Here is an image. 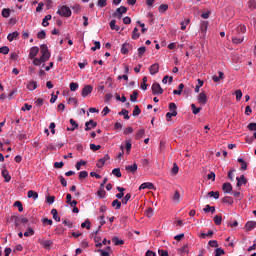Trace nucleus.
<instances>
[{
	"instance_id": "f257e3e1",
	"label": "nucleus",
	"mask_w": 256,
	"mask_h": 256,
	"mask_svg": "<svg viewBox=\"0 0 256 256\" xmlns=\"http://www.w3.org/2000/svg\"><path fill=\"white\" fill-rule=\"evenodd\" d=\"M40 53H41V61L42 63H47L48 59H51V52H49V48L47 47V44H42L40 46Z\"/></svg>"
},
{
	"instance_id": "f03ea898",
	"label": "nucleus",
	"mask_w": 256,
	"mask_h": 256,
	"mask_svg": "<svg viewBox=\"0 0 256 256\" xmlns=\"http://www.w3.org/2000/svg\"><path fill=\"white\" fill-rule=\"evenodd\" d=\"M57 15H60V17H71V8L68 6H62L58 9Z\"/></svg>"
},
{
	"instance_id": "7ed1b4c3",
	"label": "nucleus",
	"mask_w": 256,
	"mask_h": 256,
	"mask_svg": "<svg viewBox=\"0 0 256 256\" xmlns=\"http://www.w3.org/2000/svg\"><path fill=\"white\" fill-rule=\"evenodd\" d=\"M127 13V7L121 6L116 9V12L112 14V17H115L116 19H122L123 15Z\"/></svg>"
},
{
	"instance_id": "20e7f679",
	"label": "nucleus",
	"mask_w": 256,
	"mask_h": 256,
	"mask_svg": "<svg viewBox=\"0 0 256 256\" xmlns=\"http://www.w3.org/2000/svg\"><path fill=\"white\" fill-rule=\"evenodd\" d=\"M152 94L153 95H163V88L159 83H154L152 85Z\"/></svg>"
},
{
	"instance_id": "39448f33",
	"label": "nucleus",
	"mask_w": 256,
	"mask_h": 256,
	"mask_svg": "<svg viewBox=\"0 0 256 256\" xmlns=\"http://www.w3.org/2000/svg\"><path fill=\"white\" fill-rule=\"evenodd\" d=\"M91 93H93V86L85 85L82 89L81 96L85 98L91 95Z\"/></svg>"
},
{
	"instance_id": "423d86ee",
	"label": "nucleus",
	"mask_w": 256,
	"mask_h": 256,
	"mask_svg": "<svg viewBox=\"0 0 256 256\" xmlns=\"http://www.w3.org/2000/svg\"><path fill=\"white\" fill-rule=\"evenodd\" d=\"M109 159H111L109 154H105L104 157L100 158L96 164L98 169H102V167L105 165V163H107V161H109Z\"/></svg>"
},
{
	"instance_id": "0eeeda50",
	"label": "nucleus",
	"mask_w": 256,
	"mask_h": 256,
	"mask_svg": "<svg viewBox=\"0 0 256 256\" xmlns=\"http://www.w3.org/2000/svg\"><path fill=\"white\" fill-rule=\"evenodd\" d=\"M133 50V45H131V43H124L121 47V53L122 55H128L129 51Z\"/></svg>"
},
{
	"instance_id": "6e6552de",
	"label": "nucleus",
	"mask_w": 256,
	"mask_h": 256,
	"mask_svg": "<svg viewBox=\"0 0 256 256\" xmlns=\"http://www.w3.org/2000/svg\"><path fill=\"white\" fill-rule=\"evenodd\" d=\"M197 101L200 105H207V94L203 91L197 96Z\"/></svg>"
},
{
	"instance_id": "1a4fd4ad",
	"label": "nucleus",
	"mask_w": 256,
	"mask_h": 256,
	"mask_svg": "<svg viewBox=\"0 0 256 256\" xmlns=\"http://www.w3.org/2000/svg\"><path fill=\"white\" fill-rule=\"evenodd\" d=\"M38 243L44 247V249H49L53 245V240H45L43 238L38 239Z\"/></svg>"
},
{
	"instance_id": "9d476101",
	"label": "nucleus",
	"mask_w": 256,
	"mask_h": 256,
	"mask_svg": "<svg viewBox=\"0 0 256 256\" xmlns=\"http://www.w3.org/2000/svg\"><path fill=\"white\" fill-rule=\"evenodd\" d=\"M39 53V47L37 46H33L32 48H30V51H29V59H35V57H37Z\"/></svg>"
},
{
	"instance_id": "9b49d317",
	"label": "nucleus",
	"mask_w": 256,
	"mask_h": 256,
	"mask_svg": "<svg viewBox=\"0 0 256 256\" xmlns=\"http://www.w3.org/2000/svg\"><path fill=\"white\" fill-rule=\"evenodd\" d=\"M85 127V131H91V129H95V127H97V122L89 120L85 123Z\"/></svg>"
},
{
	"instance_id": "f8f14e48",
	"label": "nucleus",
	"mask_w": 256,
	"mask_h": 256,
	"mask_svg": "<svg viewBox=\"0 0 256 256\" xmlns=\"http://www.w3.org/2000/svg\"><path fill=\"white\" fill-rule=\"evenodd\" d=\"M237 187H241L242 185H247V179L245 178V175H241L240 177H236Z\"/></svg>"
},
{
	"instance_id": "ddd939ff",
	"label": "nucleus",
	"mask_w": 256,
	"mask_h": 256,
	"mask_svg": "<svg viewBox=\"0 0 256 256\" xmlns=\"http://www.w3.org/2000/svg\"><path fill=\"white\" fill-rule=\"evenodd\" d=\"M143 189L153 190V189H155V185H153V183H151V182H144L139 187L140 191L143 190Z\"/></svg>"
},
{
	"instance_id": "4468645a",
	"label": "nucleus",
	"mask_w": 256,
	"mask_h": 256,
	"mask_svg": "<svg viewBox=\"0 0 256 256\" xmlns=\"http://www.w3.org/2000/svg\"><path fill=\"white\" fill-rule=\"evenodd\" d=\"M150 75H157L159 73V63H154L149 68Z\"/></svg>"
},
{
	"instance_id": "2eb2a0df",
	"label": "nucleus",
	"mask_w": 256,
	"mask_h": 256,
	"mask_svg": "<svg viewBox=\"0 0 256 256\" xmlns=\"http://www.w3.org/2000/svg\"><path fill=\"white\" fill-rule=\"evenodd\" d=\"M222 191H224V193H231V191H233V186L231 183L226 182L222 185Z\"/></svg>"
},
{
	"instance_id": "dca6fc26",
	"label": "nucleus",
	"mask_w": 256,
	"mask_h": 256,
	"mask_svg": "<svg viewBox=\"0 0 256 256\" xmlns=\"http://www.w3.org/2000/svg\"><path fill=\"white\" fill-rule=\"evenodd\" d=\"M2 177L4 178L5 183H9L11 181V174L7 169L2 170Z\"/></svg>"
},
{
	"instance_id": "f3484780",
	"label": "nucleus",
	"mask_w": 256,
	"mask_h": 256,
	"mask_svg": "<svg viewBox=\"0 0 256 256\" xmlns=\"http://www.w3.org/2000/svg\"><path fill=\"white\" fill-rule=\"evenodd\" d=\"M245 227H246V231H253V229H255V227H256V222L248 221V222H246Z\"/></svg>"
},
{
	"instance_id": "a211bd4d",
	"label": "nucleus",
	"mask_w": 256,
	"mask_h": 256,
	"mask_svg": "<svg viewBox=\"0 0 256 256\" xmlns=\"http://www.w3.org/2000/svg\"><path fill=\"white\" fill-rule=\"evenodd\" d=\"M27 89L29 91H35V89H37V81H34V80L29 81L27 84Z\"/></svg>"
},
{
	"instance_id": "6ab92c4d",
	"label": "nucleus",
	"mask_w": 256,
	"mask_h": 256,
	"mask_svg": "<svg viewBox=\"0 0 256 256\" xmlns=\"http://www.w3.org/2000/svg\"><path fill=\"white\" fill-rule=\"evenodd\" d=\"M28 199H34V201H37V199H39V193H37L33 190H29L28 191Z\"/></svg>"
},
{
	"instance_id": "aec40b11",
	"label": "nucleus",
	"mask_w": 256,
	"mask_h": 256,
	"mask_svg": "<svg viewBox=\"0 0 256 256\" xmlns=\"http://www.w3.org/2000/svg\"><path fill=\"white\" fill-rule=\"evenodd\" d=\"M52 16L51 14L46 15L42 20V26L43 27H49V21H51Z\"/></svg>"
},
{
	"instance_id": "412c9836",
	"label": "nucleus",
	"mask_w": 256,
	"mask_h": 256,
	"mask_svg": "<svg viewBox=\"0 0 256 256\" xmlns=\"http://www.w3.org/2000/svg\"><path fill=\"white\" fill-rule=\"evenodd\" d=\"M218 75L219 76L212 77V81H214V83H219V81H221V79L225 78V73H223V72H219Z\"/></svg>"
},
{
	"instance_id": "4be33fe9",
	"label": "nucleus",
	"mask_w": 256,
	"mask_h": 256,
	"mask_svg": "<svg viewBox=\"0 0 256 256\" xmlns=\"http://www.w3.org/2000/svg\"><path fill=\"white\" fill-rule=\"evenodd\" d=\"M17 37H19V32L14 31V32L8 34L7 39H8V41L11 42V41H15V39H17Z\"/></svg>"
},
{
	"instance_id": "5701e85b",
	"label": "nucleus",
	"mask_w": 256,
	"mask_h": 256,
	"mask_svg": "<svg viewBox=\"0 0 256 256\" xmlns=\"http://www.w3.org/2000/svg\"><path fill=\"white\" fill-rule=\"evenodd\" d=\"M126 171H128V173H136L137 172V163H134L133 165L126 166Z\"/></svg>"
},
{
	"instance_id": "b1692460",
	"label": "nucleus",
	"mask_w": 256,
	"mask_h": 256,
	"mask_svg": "<svg viewBox=\"0 0 256 256\" xmlns=\"http://www.w3.org/2000/svg\"><path fill=\"white\" fill-rule=\"evenodd\" d=\"M112 243H114V245H116V246L125 245V241L119 239V237H117V236L112 238Z\"/></svg>"
},
{
	"instance_id": "393cba45",
	"label": "nucleus",
	"mask_w": 256,
	"mask_h": 256,
	"mask_svg": "<svg viewBox=\"0 0 256 256\" xmlns=\"http://www.w3.org/2000/svg\"><path fill=\"white\" fill-rule=\"evenodd\" d=\"M141 37V34L139 33V28L135 27L132 31V39L135 41Z\"/></svg>"
},
{
	"instance_id": "a878e982",
	"label": "nucleus",
	"mask_w": 256,
	"mask_h": 256,
	"mask_svg": "<svg viewBox=\"0 0 256 256\" xmlns=\"http://www.w3.org/2000/svg\"><path fill=\"white\" fill-rule=\"evenodd\" d=\"M70 125H72L71 128H67V131H75V129H77L79 127V124H77V122L73 119H70Z\"/></svg>"
},
{
	"instance_id": "bb28decb",
	"label": "nucleus",
	"mask_w": 256,
	"mask_h": 256,
	"mask_svg": "<svg viewBox=\"0 0 256 256\" xmlns=\"http://www.w3.org/2000/svg\"><path fill=\"white\" fill-rule=\"evenodd\" d=\"M204 213H212L215 214V206L206 205L203 209Z\"/></svg>"
},
{
	"instance_id": "cd10ccee",
	"label": "nucleus",
	"mask_w": 256,
	"mask_h": 256,
	"mask_svg": "<svg viewBox=\"0 0 256 256\" xmlns=\"http://www.w3.org/2000/svg\"><path fill=\"white\" fill-rule=\"evenodd\" d=\"M109 25H110V29H112V31H119V29H120L119 26H116L117 20H111Z\"/></svg>"
},
{
	"instance_id": "c85d7f7f",
	"label": "nucleus",
	"mask_w": 256,
	"mask_h": 256,
	"mask_svg": "<svg viewBox=\"0 0 256 256\" xmlns=\"http://www.w3.org/2000/svg\"><path fill=\"white\" fill-rule=\"evenodd\" d=\"M183 89H185V85L183 83L178 85V90H174V95H181L183 93Z\"/></svg>"
},
{
	"instance_id": "c756f323",
	"label": "nucleus",
	"mask_w": 256,
	"mask_h": 256,
	"mask_svg": "<svg viewBox=\"0 0 256 256\" xmlns=\"http://www.w3.org/2000/svg\"><path fill=\"white\" fill-rule=\"evenodd\" d=\"M137 97H139V91L134 90L130 95V101H132V103L137 102Z\"/></svg>"
},
{
	"instance_id": "7c9ffc66",
	"label": "nucleus",
	"mask_w": 256,
	"mask_h": 256,
	"mask_svg": "<svg viewBox=\"0 0 256 256\" xmlns=\"http://www.w3.org/2000/svg\"><path fill=\"white\" fill-rule=\"evenodd\" d=\"M145 135V129H140L136 133L135 140L139 141V139H143V136Z\"/></svg>"
},
{
	"instance_id": "2f4dec72",
	"label": "nucleus",
	"mask_w": 256,
	"mask_h": 256,
	"mask_svg": "<svg viewBox=\"0 0 256 256\" xmlns=\"http://www.w3.org/2000/svg\"><path fill=\"white\" fill-rule=\"evenodd\" d=\"M97 195L100 199H105V195H107V193L105 192V188L100 187L97 191Z\"/></svg>"
},
{
	"instance_id": "473e14b6",
	"label": "nucleus",
	"mask_w": 256,
	"mask_h": 256,
	"mask_svg": "<svg viewBox=\"0 0 256 256\" xmlns=\"http://www.w3.org/2000/svg\"><path fill=\"white\" fill-rule=\"evenodd\" d=\"M51 215H52L53 219H55L57 221V223H59V221H61V217H59L57 209H52Z\"/></svg>"
},
{
	"instance_id": "72a5a7b5",
	"label": "nucleus",
	"mask_w": 256,
	"mask_h": 256,
	"mask_svg": "<svg viewBox=\"0 0 256 256\" xmlns=\"http://www.w3.org/2000/svg\"><path fill=\"white\" fill-rule=\"evenodd\" d=\"M172 201L174 203H179V201H181V194L179 193V191H175V193L172 197Z\"/></svg>"
},
{
	"instance_id": "f704fd0d",
	"label": "nucleus",
	"mask_w": 256,
	"mask_h": 256,
	"mask_svg": "<svg viewBox=\"0 0 256 256\" xmlns=\"http://www.w3.org/2000/svg\"><path fill=\"white\" fill-rule=\"evenodd\" d=\"M10 15H11V9L4 8L2 10V17H4L5 19H8V17H10Z\"/></svg>"
},
{
	"instance_id": "c9c22d12",
	"label": "nucleus",
	"mask_w": 256,
	"mask_h": 256,
	"mask_svg": "<svg viewBox=\"0 0 256 256\" xmlns=\"http://www.w3.org/2000/svg\"><path fill=\"white\" fill-rule=\"evenodd\" d=\"M131 193L126 194L123 198H122V205H127V203H129V201L131 200Z\"/></svg>"
},
{
	"instance_id": "e433bc0d",
	"label": "nucleus",
	"mask_w": 256,
	"mask_h": 256,
	"mask_svg": "<svg viewBox=\"0 0 256 256\" xmlns=\"http://www.w3.org/2000/svg\"><path fill=\"white\" fill-rule=\"evenodd\" d=\"M238 163H241L242 171H247V162L243 158H238Z\"/></svg>"
},
{
	"instance_id": "4c0bfd02",
	"label": "nucleus",
	"mask_w": 256,
	"mask_h": 256,
	"mask_svg": "<svg viewBox=\"0 0 256 256\" xmlns=\"http://www.w3.org/2000/svg\"><path fill=\"white\" fill-rule=\"evenodd\" d=\"M169 9V5L161 4L158 8L159 13H165Z\"/></svg>"
},
{
	"instance_id": "58836bf2",
	"label": "nucleus",
	"mask_w": 256,
	"mask_h": 256,
	"mask_svg": "<svg viewBox=\"0 0 256 256\" xmlns=\"http://www.w3.org/2000/svg\"><path fill=\"white\" fill-rule=\"evenodd\" d=\"M171 117H177V111L167 112L166 119L167 121H171Z\"/></svg>"
},
{
	"instance_id": "ea45409f",
	"label": "nucleus",
	"mask_w": 256,
	"mask_h": 256,
	"mask_svg": "<svg viewBox=\"0 0 256 256\" xmlns=\"http://www.w3.org/2000/svg\"><path fill=\"white\" fill-rule=\"evenodd\" d=\"M132 115L133 117H137L138 115H141V108H139L138 105L134 106Z\"/></svg>"
},
{
	"instance_id": "a19ab883",
	"label": "nucleus",
	"mask_w": 256,
	"mask_h": 256,
	"mask_svg": "<svg viewBox=\"0 0 256 256\" xmlns=\"http://www.w3.org/2000/svg\"><path fill=\"white\" fill-rule=\"evenodd\" d=\"M118 115H124V119H126V120H129V119H130L129 110L122 109V111L119 112Z\"/></svg>"
},
{
	"instance_id": "79ce46f5",
	"label": "nucleus",
	"mask_w": 256,
	"mask_h": 256,
	"mask_svg": "<svg viewBox=\"0 0 256 256\" xmlns=\"http://www.w3.org/2000/svg\"><path fill=\"white\" fill-rule=\"evenodd\" d=\"M191 109H192L193 115H199V113L201 112V108H197L195 104H191Z\"/></svg>"
},
{
	"instance_id": "37998d69",
	"label": "nucleus",
	"mask_w": 256,
	"mask_h": 256,
	"mask_svg": "<svg viewBox=\"0 0 256 256\" xmlns=\"http://www.w3.org/2000/svg\"><path fill=\"white\" fill-rule=\"evenodd\" d=\"M14 207L18 208V211L20 213H23V203H21V201H16L14 202Z\"/></svg>"
},
{
	"instance_id": "c03bdc74",
	"label": "nucleus",
	"mask_w": 256,
	"mask_h": 256,
	"mask_svg": "<svg viewBox=\"0 0 256 256\" xmlns=\"http://www.w3.org/2000/svg\"><path fill=\"white\" fill-rule=\"evenodd\" d=\"M244 41V38H239V37H233L232 38V42L235 44V45H240V43H243Z\"/></svg>"
},
{
	"instance_id": "a18cd8bd",
	"label": "nucleus",
	"mask_w": 256,
	"mask_h": 256,
	"mask_svg": "<svg viewBox=\"0 0 256 256\" xmlns=\"http://www.w3.org/2000/svg\"><path fill=\"white\" fill-rule=\"evenodd\" d=\"M0 53H2V55H9V46L0 47Z\"/></svg>"
},
{
	"instance_id": "49530a36",
	"label": "nucleus",
	"mask_w": 256,
	"mask_h": 256,
	"mask_svg": "<svg viewBox=\"0 0 256 256\" xmlns=\"http://www.w3.org/2000/svg\"><path fill=\"white\" fill-rule=\"evenodd\" d=\"M177 173H179V166H177V163H174L173 167L171 169V174L172 175H177Z\"/></svg>"
},
{
	"instance_id": "de8ad7c7",
	"label": "nucleus",
	"mask_w": 256,
	"mask_h": 256,
	"mask_svg": "<svg viewBox=\"0 0 256 256\" xmlns=\"http://www.w3.org/2000/svg\"><path fill=\"white\" fill-rule=\"evenodd\" d=\"M208 197H213L214 199H219V191H210Z\"/></svg>"
},
{
	"instance_id": "09e8293b",
	"label": "nucleus",
	"mask_w": 256,
	"mask_h": 256,
	"mask_svg": "<svg viewBox=\"0 0 256 256\" xmlns=\"http://www.w3.org/2000/svg\"><path fill=\"white\" fill-rule=\"evenodd\" d=\"M112 207H115V209H121V201H119L118 199H115L112 202Z\"/></svg>"
},
{
	"instance_id": "8fccbe9b",
	"label": "nucleus",
	"mask_w": 256,
	"mask_h": 256,
	"mask_svg": "<svg viewBox=\"0 0 256 256\" xmlns=\"http://www.w3.org/2000/svg\"><path fill=\"white\" fill-rule=\"evenodd\" d=\"M223 221V217L216 215L214 216V223L215 225H221V222Z\"/></svg>"
},
{
	"instance_id": "3c124183",
	"label": "nucleus",
	"mask_w": 256,
	"mask_h": 256,
	"mask_svg": "<svg viewBox=\"0 0 256 256\" xmlns=\"http://www.w3.org/2000/svg\"><path fill=\"white\" fill-rule=\"evenodd\" d=\"M112 174L115 175V177H118V178L121 177L122 176L121 169L120 168H114L112 170Z\"/></svg>"
},
{
	"instance_id": "603ef678",
	"label": "nucleus",
	"mask_w": 256,
	"mask_h": 256,
	"mask_svg": "<svg viewBox=\"0 0 256 256\" xmlns=\"http://www.w3.org/2000/svg\"><path fill=\"white\" fill-rule=\"evenodd\" d=\"M223 203H228V205H233V198L231 196H226L223 198Z\"/></svg>"
},
{
	"instance_id": "864d4df0",
	"label": "nucleus",
	"mask_w": 256,
	"mask_h": 256,
	"mask_svg": "<svg viewBox=\"0 0 256 256\" xmlns=\"http://www.w3.org/2000/svg\"><path fill=\"white\" fill-rule=\"evenodd\" d=\"M81 227H82V229H91V222L89 221V220H86L85 222H83L82 224H81Z\"/></svg>"
},
{
	"instance_id": "5fc2aeb1",
	"label": "nucleus",
	"mask_w": 256,
	"mask_h": 256,
	"mask_svg": "<svg viewBox=\"0 0 256 256\" xmlns=\"http://www.w3.org/2000/svg\"><path fill=\"white\" fill-rule=\"evenodd\" d=\"M82 165H87V161L81 160V161L77 162V163H76V169H77V171H81V166H82Z\"/></svg>"
},
{
	"instance_id": "6e6d98bb",
	"label": "nucleus",
	"mask_w": 256,
	"mask_h": 256,
	"mask_svg": "<svg viewBox=\"0 0 256 256\" xmlns=\"http://www.w3.org/2000/svg\"><path fill=\"white\" fill-rule=\"evenodd\" d=\"M33 65H35L36 67H39L41 65V63H43V60H41V58H33Z\"/></svg>"
},
{
	"instance_id": "4d7b16f0",
	"label": "nucleus",
	"mask_w": 256,
	"mask_h": 256,
	"mask_svg": "<svg viewBox=\"0 0 256 256\" xmlns=\"http://www.w3.org/2000/svg\"><path fill=\"white\" fill-rule=\"evenodd\" d=\"M200 236L202 239H205L206 237H213V230H209L208 233H201Z\"/></svg>"
},
{
	"instance_id": "13d9d810",
	"label": "nucleus",
	"mask_w": 256,
	"mask_h": 256,
	"mask_svg": "<svg viewBox=\"0 0 256 256\" xmlns=\"http://www.w3.org/2000/svg\"><path fill=\"white\" fill-rule=\"evenodd\" d=\"M145 51H147V48H145V46L138 48V56L143 57V55L145 54Z\"/></svg>"
},
{
	"instance_id": "bf43d9fd",
	"label": "nucleus",
	"mask_w": 256,
	"mask_h": 256,
	"mask_svg": "<svg viewBox=\"0 0 256 256\" xmlns=\"http://www.w3.org/2000/svg\"><path fill=\"white\" fill-rule=\"evenodd\" d=\"M145 215H146V217H148V219H151V217H153V208H148L145 211Z\"/></svg>"
},
{
	"instance_id": "052dcab7",
	"label": "nucleus",
	"mask_w": 256,
	"mask_h": 256,
	"mask_svg": "<svg viewBox=\"0 0 256 256\" xmlns=\"http://www.w3.org/2000/svg\"><path fill=\"white\" fill-rule=\"evenodd\" d=\"M77 89H79V84L75 82L70 83V91L75 92Z\"/></svg>"
},
{
	"instance_id": "680f3d73",
	"label": "nucleus",
	"mask_w": 256,
	"mask_h": 256,
	"mask_svg": "<svg viewBox=\"0 0 256 256\" xmlns=\"http://www.w3.org/2000/svg\"><path fill=\"white\" fill-rule=\"evenodd\" d=\"M221 255H225V250H223V248H217L215 250V256H221Z\"/></svg>"
},
{
	"instance_id": "e2e57ef3",
	"label": "nucleus",
	"mask_w": 256,
	"mask_h": 256,
	"mask_svg": "<svg viewBox=\"0 0 256 256\" xmlns=\"http://www.w3.org/2000/svg\"><path fill=\"white\" fill-rule=\"evenodd\" d=\"M37 37L39 39H45V37H47V33H45V30H41L40 32L37 33Z\"/></svg>"
},
{
	"instance_id": "0e129e2a",
	"label": "nucleus",
	"mask_w": 256,
	"mask_h": 256,
	"mask_svg": "<svg viewBox=\"0 0 256 256\" xmlns=\"http://www.w3.org/2000/svg\"><path fill=\"white\" fill-rule=\"evenodd\" d=\"M97 6L100 8L107 7V0H98Z\"/></svg>"
},
{
	"instance_id": "69168bd1",
	"label": "nucleus",
	"mask_w": 256,
	"mask_h": 256,
	"mask_svg": "<svg viewBox=\"0 0 256 256\" xmlns=\"http://www.w3.org/2000/svg\"><path fill=\"white\" fill-rule=\"evenodd\" d=\"M248 7H249V9H256V1L255 0H249L248 1Z\"/></svg>"
},
{
	"instance_id": "338daca9",
	"label": "nucleus",
	"mask_w": 256,
	"mask_h": 256,
	"mask_svg": "<svg viewBox=\"0 0 256 256\" xmlns=\"http://www.w3.org/2000/svg\"><path fill=\"white\" fill-rule=\"evenodd\" d=\"M72 10L74 11V13H80L81 5L76 4V5L72 6Z\"/></svg>"
},
{
	"instance_id": "774afa93",
	"label": "nucleus",
	"mask_w": 256,
	"mask_h": 256,
	"mask_svg": "<svg viewBox=\"0 0 256 256\" xmlns=\"http://www.w3.org/2000/svg\"><path fill=\"white\" fill-rule=\"evenodd\" d=\"M249 131H256V123L248 124Z\"/></svg>"
}]
</instances>
